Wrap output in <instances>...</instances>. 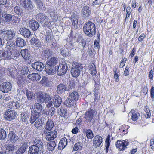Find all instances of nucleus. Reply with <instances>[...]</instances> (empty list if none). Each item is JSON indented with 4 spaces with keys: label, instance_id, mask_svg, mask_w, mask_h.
Wrapping results in <instances>:
<instances>
[{
    "label": "nucleus",
    "instance_id": "f257e3e1",
    "mask_svg": "<svg viewBox=\"0 0 154 154\" xmlns=\"http://www.w3.org/2000/svg\"><path fill=\"white\" fill-rule=\"evenodd\" d=\"M96 27L94 23L88 21L84 24L83 31L84 33L88 36L92 37L95 35Z\"/></svg>",
    "mask_w": 154,
    "mask_h": 154
},
{
    "label": "nucleus",
    "instance_id": "f03ea898",
    "mask_svg": "<svg viewBox=\"0 0 154 154\" xmlns=\"http://www.w3.org/2000/svg\"><path fill=\"white\" fill-rule=\"evenodd\" d=\"M35 95L37 101L41 103H47L51 99V97L48 94L41 91L35 93Z\"/></svg>",
    "mask_w": 154,
    "mask_h": 154
},
{
    "label": "nucleus",
    "instance_id": "7ed1b4c3",
    "mask_svg": "<svg viewBox=\"0 0 154 154\" xmlns=\"http://www.w3.org/2000/svg\"><path fill=\"white\" fill-rule=\"evenodd\" d=\"M24 82L22 78H21L20 80H18V81L17 82L19 85L20 90L22 91L26 95L28 100H32L33 99V93L32 92L28 91V89L26 88L25 85L24 84Z\"/></svg>",
    "mask_w": 154,
    "mask_h": 154
},
{
    "label": "nucleus",
    "instance_id": "20e7f679",
    "mask_svg": "<svg viewBox=\"0 0 154 154\" xmlns=\"http://www.w3.org/2000/svg\"><path fill=\"white\" fill-rule=\"evenodd\" d=\"M83 67L82 65L77 62L74 63L71 72L72 76L74 77H77L80 75L81 71Z\"/></svg>",
    "mask_w": 154,
    "mask_h": 154
},
{
    "label": "nucleus",
    "instance_id": "39448f33",
    "mask_svg": "<svg viewBox=\"0 0 154 154\" xmlns=\"http://www.w3.org/2000/svg\"><path fill=\"white\" fill-rule=\"evenodd\" d=\"M69 63L68 62H64L62 64L59 66L57 71V74L58 75L61 76L66 73L68 68L70 67Z\"/></svg>",
    "mask_w": 154,
    "mask_h": 154
},
{
    "label": "nucleus",
    "instance_id": "423d86ee",
    "mask_svg": "<svg viewBox=\"0 0 154 154\" xmlns=\"http://www.w3.org/2000/svg\"><path fill=\"white\" fill-rule=\"evenodd\" d=\"M95 115V111L90 108L86 111L84 116L85 121L87 122H90L93 120Z\"/></svg>",
    "mask_w": 154,
    "mask_h": 154
},
{
    "label": "nucleus",
    "instance_id": "0eeeda50",
    "mask_svg": "<svg viewBox=\"0 0 154 154\" xmlns=\"http://www.w3.org/2000/svg\"><path fill=\"white\" fill-rule=\"evenodd\" d=\"M57 131L54 130L48 132L47 131L44 130L43 132L42 135H44L45 138L47 141H51L53 140L57 137Z\"/></svg>",
    "mask_w": 154,
    "mask_h": 154
},
{
    "label": "nucleus",
    "instance_id": "6e6552de",
    "mask_svg": "<svg viewBox=\"0 0 154 154\" xmlns=\"http://www.w3.org/2000/svg\"><path fill=\"white\" fill-rule=\"evenodd\" d=\"M16 113L13 110H7L5 112L4 117L5 120L11 121L13 120L16 116Z\"/></svg>",
    "mask_w": 154,
    "mask_h": 154
},
{
    "label": "nucleus",
    "instance_id": "1a4fd4ad",
    "mask_svg": "<svg viewBox=\"0 0 154 154\" xmlns=\"http://www.w3.org/2000/svg\"><path fill=\"white\" fill-rule=\"evenodd\" d=\"M12 87V84L9 82H4L0 85V90L3 92L7 93L11 90Z\"/></svg>",
    "mask_w": 154,
    "mask_h": 154
},
{
    "label": "nucleus",
    "instance_id": "9d476101",
    "mask_svg": "<svg viewBox=\"0 0 154 154\" xmlns=\"http://www.w3.org/2000/svg\"><path fill=\"white\" fill-rule=\"evenodd\" d=\"M11 55L12 53L9 49L6 50H0V58L3 60L10 59Z\"/></svg>",
    "mask_w": 154,
    "mask_h": 154
},
{
    "label": "nucleus",
    "instance_id": "9b49d317",
    "mask_svg": "<svg viewBox=\"0 0 154 154\" xmlns=\"http://www.w3.org/2000/svg\"><path fill=\"white\" fill-rule=\"evenodd\" d=\"M129 143L127 140H118L116 142V146L120 150L124 151L126 148V146L129 145Z\"/></svg>",
    "mask_w": 154,
    "mask_h": 154
},
{
    "label": "nucleus",
    "instance_id": "f8f14e48",
    "mask_svg": "<svg viewBox=\"0 0 154 154\" xmlns=\"http://www.w3.org/2000/svg\"><path fill=\"white\" fill-rule=\"evenodd\" d=\"M9 134L8 135V141L10 142H15L17 141L19 138L14 131L12 128L9 129Z\"/></svg>",
    "mask_w": 154,
    "mask_h": 154
},
{
    "label": "nucleus",
    "instance_id": "ddd939ff",
    "mask_svg": "<svg viewBox=\"0 0 154 154\" xmlns=\"http://www.w3.org/2000/svg\"><path fill=\"white\" fill-rule=\"evenodd\" d=\"M41 113L39 112H37L36 110L31 111V115L30 116L29 121L30 123L32 124L40 117Z\"/></svg>",
    "mask_w": 154,
    "mask_h": 154
},
{
    "label": "nucleus",
    "instance_id": "4468645a",
    "mask_svg": "<svg viewBox=\"0 0 154 154\" xmlns=\"http://www.w3.org/2000/svg\"><path fill=\"white\" fill-rule=\"evenodd\" d=\"M20 5L28 10L32 9L33 6L30 0H20Z\"/></svg>",
    "mask_w": 154,
    "mask_h": 154
},
{
    "label": "nucleus",
    "instance_id": "2eb2a0df",
    "mask_svg": "<svg viewBox=\"0 0 154 154\" xmlns=\"http://www.w3.org/2000/svg\"><path fill=\"white\" fill-rule=\"evenodd\" d=\"M103 141V140L101 137L96 135L94 138L93 140V146L95 147H100L102 146L101 143Z\"/></svg>",
    "mask_w": 154,
    "mask_h": 154
},
{
    "label": "nucleus",
    "instance_id": "dca6fc26",
    "mask_svg": "<svg viewBox=\"0 0 154 154\" xmlns=\"http://www.w3.org/2000/svg\"><path fill=\"white\" fill-rule=\"evenodd\" d=\"M2 35L3 38L7 37L9 40H11L14 37L15 33L14 31L9 30L8 31H3L2 32Z\"/></svg>",
    "mask_w": 154,
    "mask_h": 154
},
{
    "label": "nucleus",
    "instance_id": "f3484780",
    "mask_svg": "<svg viewBox=\"0 0 154 154\" xmlns=\"http://www.w3.org/2000/svg\"><path fill=\"white\" fill-rule=\"evenodd\" d=\"M70 19L72 21V28L77 29L78 28V15L74 13H73L71 15Z\"/></svg>",
    "mask_w": 154,
    "mask_h": 154
},
{
    "label": "nucleus",
    "instance_id": "a211bd4d",
    "mask_svg": "<svg viewBox=\"0 0 154 154\" xmlns=\"http://www.w3.org/2000/svg\"><path fill=\"white\" fill-rule=\"evenodd\" d=\"M19 32L21 35L25 38H29L31 34L29 30L25 27L20 28Z\"/></svg>",
    "mask_w": 154,
    "mask_h": 154
},
{
    "label": "nucleus",
    "instance_id": "6ab92c4d",
    "mask_svg": "<svg viewBox=\"0 0 154 154\" xmlns=\"http://www.w3.org/2000/svg\"><path fill=\"white\" fill-rule=\"evenodd\" d=\"M31 66L33 69L39 71H42L44 68V66L43 63L38 61L32 63Z\"/></svg>",
    "mask_w": 154,
    "mask_h": 154
},
{
    "label": "nucleus",
    "instance_id": "aec40b11",
    "mask_svg": "<svg viewBox=\"0 0 154 154\" xmlns=\"http://www.w3.org/2000/svg\"><path fill=\"white\" fill-rule=\"evenodd\" d=\"M20 53L22 57L24 59L31 61L32 57L31 56L28 49H25L22 50L21 51Z\"/></svg>",
    "mask_w": 154,
    "mask_h": 154
},
{
    "label": "nucleus",
    "instance_id": "412c9836",
    "mask_svg": "<svg viewBox=\"0 0 154 154\" xmlns=\"http://www.w3.org/2000/svg\"><path fill=\"white\" fill-rule=\"evenodd\" d=\"M29 114L27 111L23 112L20 116V121L22 122H27L29 117Z\"/></svg>",
    "mask_w": 154,
    "mask_h": 154
},
{
    "label": "nucleus",
    "instance_id": "4be33fe9",
    "mask_svg": "<svg viewBox=\"0 0 154 154\" xmlns=\"http://www.w3.org/2000/svg\"><path fill=\"white\" fill-rule=\"evenodd\" d=\"M56 67L49 66L48 65H45V69L46 73L49 75H52L55 73Z\"/></svg>",
    "mask_w": 154,
    "mask_h": 154
},
{
    "label": "nucleus",
    "instance_id": "5701e85b",
    "mask_svg": "<svg viewBox=\"0 0 154 154\" xmlns=\"http://www.w3.org/2000/svg\"><path fill=\"white\" fill-rule=\"evenodd\" d=\"M33 146L38 147L40 149H42L43 145L41 139L38 137H36L34 140Z\"/></svg>",
    "mask_w": 154,
    "mask_h": 154
},
{
    "label": "nucleus",
    "instance_id": "b1692460",
    "mask_svg": "<svg viewBox=\"0 0 154 154\" xmlns=\"http://www.w3.org/2000/svg\"><path fill=\"white\" fill-rule=\"evenodd\" d=\"M62 102V99L58 95L54 96L53 99V104L54 107H58L60 105Z\"/></svg>",
    "mask_w": 154,
    "mask_h": 154
},
{
    "label": "nucleus",
    "instance_id": "393cba45",
    "mask_svg": "<svg viewBox=\"0 0 154 154\" xmlns=\"http://www.w3.org/2000/svg\"><path fill=\"white\" fill-rule=\"evenodd\" d=\"M40 23L43 27L45 28H49L51 26V23L48 17H45Z\"/></svg>",
    "mask_w": 154,
    "mask_h": 154
},
{
    "label": "nucleus",
    "instance_id": "a878e982",
    "mask_svg": "<svg viewBox=\"0 0 154 154\" xmlns=\"http://www.w3.org/2000/svg\"><path fill=\"white\" fill-rule=\"evenodd\" d=\"M28 143L27 142H24L21 146L20 147L16 152V154H22L27 148Z\"/></svg>",
    "mask_w": 154,
    "mask_h": 154
},
{
    "label": "nucleus",
    "instance_id": "bb28decb",
    "mask_svg": "<svg viewBox=\"0 0 154 154\" xmlns=\"http://www.w3.org/2000/svg\"><path fill=\"white\" fill-rule=\"evenodd\" d=\"M69 95L68 97L74 102L78 100L79 98V95L78 92L75 91L69 92Z\"/></svg>",
    "mask_w": 154,
    "mask_h": 154
},
{
    "label": "nucleus",
    "instance_id": "cd10ccee",
    "mask_svg": "<svg viewBox=\"0 0 154 154\" xmlns=\"http://www.w3.org/2000/svg\"><path fill=\"white\" fill-rule=\"evenodd\" d=\"M91 13V11L88 6H86L82 8V13L83 17H88Z\"/></svg>",
    "mask_w": 154,
    "mask_h": 154
},
{
    "label": "nucleus",
    "instance_id": "c85d7f7f",
    "mask_svg": "<svg viewBox=\"0 0 154 154\" xmlns=\"http://www.w3.org/2000/svg\"><path fill=\"white\" fill-rule=\"evenodd\" d=\"M67 87L66 85L60 83L59 84L57 87V92L58 94H62L64 93L66 90Z\"/></svg>",
    "mask_w": 154,
    "mask_h": 154
},
{
    "label": "nucleus",
    "instance_id": "c756f323",
    "mask_svg": "<svg viewBox=\"0 0 154 154\" xmlns=\"http://www.w3.org/2000/svg\"><path fill=\"white\" fill-rule=\"evenodd\" d=\"M131 116V119L133 121H136L138 119L140 116V114L136 110L134 109H132L129 113L128 115Z\"/></svg>",
    "mask_w": 154,
    "mask_h": 154
},
{
    "label": "nucleus",
    "instance_id": "7c9ffc66",
    "mask_svg": "<svg viewBox=\"0 0 154 154\" xmlns=\"http://www.w3.org/2000/svg\"><path fill=\"white\" fill-rule=\"evenodd\" d=\"M29 26L33 30H37L39 27L38 23L35 20H32L29 22Z\"/></svg>",
    "mask_w": 154,
    "mask_h": 154
},
{
    "label": "nucleus",
    "instance_id": "2f4dec72",
    "mask_svg": "<svg viewBox=\"0 0 154 154\" xmlns=\"http://www.w3.org/2000/svg\"><path fill=\"white\" fill-rule=\"evenodd\" d=\"M8 108L13 109H17L20 107V104L17 101L10 102L8 104Z\"/></svg>",
    "mask_w": 154,
    "mask_h": 154
},
{
    "label": "nucleus",
    "instance_id": "473e14b6",
    "mask_svg": "<svg viewBox=\"0 0 154 154\" xmlns=\"http://www.w3.org/2000/svg\"><path fill=\"white\" fill-rule=\"evenodd\" d=\"M57 63V59L55 57H52L47 61L45 65L54 66Z\"/></svg>",
    "mask_w": 154,
    "mask_h": 154
},
{
    "label": "nucleus",
    "instance_id": "72a5a7b5",
    "mask_svg": "<svg viewBox=\"0 0 154 154\" xmlns=\"http://www.w3.org/2000/svg\"><path fill=\"white\" fill-rule=\"evenodd\" d=\"M29 79L34 81H38L41 78L40 75L38 74L33 73L32 74H29L28 76Z\"/></svg>",
    "mask_w": 154,
    "mask_h": 154
},
{
    "label": "nucleus",
    "instance_id": "f704fd0d",
    "mask_svg": "<svg viewBox=\"0 0 154 154\" xmlns=\"http://www.w3.org/2000/svg\"><path fill=\"white\" fill-rule=\"evenodd\" d=\"M40 149L36 146L32 145L29 147V154H38Z\"/></svg>",
    "mask_w": 154,
    "mask_h": 154
},
{
    "label": "nucleus",
    "instance_id": "c9c22d12",
    "mask_svg": "<svg viewBox=\"0 0 154 154\" xmlns=\"http://www.w3.org/2000/svg\"><path fill=\"white\" fill-rule=\"evenodd\" d=\"M67 143V139L65 138H62L58 144V148L59 149H63Z\"/></svg>",
    "mask_w": 154,
    "mask_h": 154
},
{
    "label": "nucleus",
    "instance_id": "e433bc0d",
    "mask_svg": "<svg viewBox=\"0 0 154 154\" xmlns=\"http://www.w3.org/2000/svg\"><path fill=\"white\" fill-rule=\"evenodd\" d=\"M16 43L17 46L22 47L24 46L26 44L25 41L21 38H18L16 39Z\"/></svg>",
    "mask_w": 154,
    "mask_h": 154
},
{
    "label": "nucleus",
    "instance_id": "4c0bfd02",
    "mask_svg": "<svg viewBox=\"0 0 154 154\" xmlns=\"http://www.w3.org/2000/svg\"><path fill=\"white\" fill-rule=\"evenodd\" d=\"M55 142L54 141L49 142L47 144V149L49 151H52L56 146Z\"/></svg>",
    "mask_w": 154,
    "mask_h": 154
},
{
    "label": "nucleus",
    "instance_id": "58836bf2",
    "mask_svg": "<svg viewBox=\"0 0 154 154\" xmlns=\"http://www.w3.org/2000/svg\"><path fill=\"white\" fill-rule=\"evenodd\" d=\"M54 124L52 121L49 119L47 122L45 128L46 130L51 131L54 126Z\"/></svg>",
    "mask_w": 154,
    "mask_h": 154
},
{
    "label": "nucleus",
    "instance_id": "ea45409f",
    "mask_svg": "<svg viewBox=\"0 0 154 154\" xmlns=\"http://www.w3.org/2000/svg\"><path fill=\"white\" fill-rule=\"evenodd\" d=\"M97 88L95 87V88L94 89V96L95 98L94 100V102H97V100L100 98V96L98 95V89L100 88V83L98 82L97 83Z\"/></svg>",
    "mask_w": 154,
    "mask_h": 154
},
{
    "label": "nucleus",
    "instance_id": "a19ab883",
    "mask_svg": "<svg viewBox=\"0 0 154 154\" xmlns=\"http://www.w3.org/2000/svg\"><path fill=\"white\" fill-rule=\"evenodd\" d=\"M30 43L32 45L36 47H39L41 45V42L39 41L38 39L34 37L31 38L30 41Z\"/></svg>",
    "mask_w": 154,
    "mask_h": 154
},
{
    "label": "nucleus",
    "instance_id": "79ce46f5",
    "mask_svg": "<svg viewBox=\"0 0 154 154\" xmlns=\"http://www.w3.org/2000/svg\"><path fill=\"white\" fill-rule=\"evenodd\" d=\"M75 102L73 100L68 97L65 101L64 103L66 106L70 107L73 105Z\"/></svg>",
    "mask_w": 154,
    "mask_h": 154
},
{
    "label": "nucleus",
    "instance_id": "37998d69",
    "mask_svg": "<svg viewBox=\"0 0 154 154\" xmlns=\"http://www.w3.org/2000/svg\"><path fill=\"white\" fill-rule=\"evenodd\" d=\"M53 38V35L50 31L47 32L45 34V39L47 42H50Z\"/></svg>",
    "mask_w": 154,
    "mask_h": 154
},
{
    "label": "nucleus",
    "instance_id": "c03bdc74",
    "mask_svg": "<svg viewBox=\"0 0 154 154\" xmlns=\"http://www.w3.org/2000/svg\"><path fill=\"white\" fill-rule=\"evenodd\" d=\"M110 135H108L106 139V140L105 141V152L106 153H107L108 151V148L109 147L110 145Z\"/></svg>",
    "mask_w": 154,
    "mask_h": 154
},
{
    "label": "nucleus",
    "instance_id": "a18cd8bd",
    "mask_svg": "<svg viewBox=\"0 0 154 154\" xmlns=\"http://www.w3.org/2000/svg\"><path fill=\"white\" fill-rule=\"evenodd\" d=\"M16 69L13 68H8L7 71V73L9 76H10L13 78L15 77L14 73L16 72Z\"/></svg>",
    "mask_w": 154,
    "mask_h": 154
},
{
    "label": "nucleus",
    "instance_id": "49530a36",
    "mask_svg": "<svg viewBox=\"0 0 154 154\" xmlns=\"http://www.w3.org/2000/svg\"><path fill=\"white\" fill-rule=\"evenodd\" d=\"M47 17L45 14L42 13L38 14L36 16V20L40 23L42 21L44 18Z\"/></svg>",
    "mask_w": 154,
    "mask_h": 154
},
{
    "label": "nucleus",
    "instance_id": "de8ad7c7",
    "mask_svg": "<svg viewBox=\"0 0 154 154\" xmlns=\"http://www.w3.org/2000/svg\"><path fill=\"white\" fill-rule=\"evenodd\" d=\"M90 70L91 71V74L92 75H94L97 73L95 65L93 63L90 65Z\"/></svg>",
    "mask_w": 154,
    "mask_h": 154
},
{
    "label": "nucleus",
    "instance_id": "09e8293b",
    "mask_svg": "<svg viewBox=\"0 0 154 154\" xmlns=\"http://www.w3.org/2000/svg\"><path fill=\"white\" fill-rule=\"evenodd\" d=\"M6 137L7 134L5 131L3 129H0V140H4Z\"/></svg>",
    "mask_w": 154,
    "mask_h": 154
},
{
    "label": "nucleus",
    "instance_id": "8fccbe9b",
    "mask_svg": "<svg viewBox=\"0 0 154 154\" xmlns=\"http://www.w3.org/2000/svg\"><path fill=\"white\" fill-rule=\"evenodd\" d=\"M51 51L48 49L44 50L42 52V54L44 56L48 59L51 56Z\"/></svg>",
    "mask_w": 154,
    "mask_h": 154
},
{
    "label": "nucleus",
    "instance_id": "3c124183",
    "mask_svg": "<svg viewBox=\"0 0 154 154\" xmlns=\"http://www.w3.org/2000/svg\"><path fill=\"white\" fill-rule=\"evenodd\" d=\"M14 149V146L13 145H10L7 146L5 150L4 151L6 154H9L12 153Z\"/></svg>",
    "mask_w": 154,
    "mask_h": 154
},
{
    "label": "nucleus",
    "instance_id": "603ef678",
    "mask_svg": "<svg viewBox=\"0 0 154 154\" xmlns=\"http://www.w3.org/2000/svg\"><path fill=\"white\" fill-rule=\"evenodd\" d=\"M129 127V126L128 125H123L119 130L122 131V133L124 135L126 134L128 132V129Z\"/></svg>",
    "mask_w": 154,
    "mask_h": 154
},
{
    "label": "nucleus",
    "instance_id": "864d4df0",
    "mask_svg": "<svg viewBox=\"0 0 154 154\" xmlns=\"http://www.w3.org/2000/svg\"><path fill=\"white\" fill-rule=\"evenodd\" d=\"M57 113L60 115L64 116L67 113V111L64 108L61 107L57 110Z\"/></svg>",
    "mask_w": 154,
    "mask_h": 154
},
{
    "label": "nucleus",
    "instance_id": "5fc2aeb1",
    "mask_svg": "<svg viewBox=\"0 0 154 154\" xmlns=\"http://www.w3.org/2000/svg\"><path fill=\"white\" fill-rule=\"evenodd\" d=\"M82 145L81 142H77L74 146L73 148L74 150L75 151L80 150L82 149Z\"/></svg>",
    "mask_w": 154,
    "mask_h": 154
},
{
    "label": "nucleus",
    "instance_id": "6e6d98bb",
    "mask_svg": "<svg viewBox=\"0 0 154 154\" xmlns=\"http://www.w3.org/2000/svg\"><path fill=\"white\" fill-rule=\"evenodd\" d=\"M2 17H3V19L6 22H10L11 20V18L12 17V15L10 14H5Z\"/></svg>",
    "mask_w": 154,
    "mask_h": 154
},
{
    "label": "nucleus",
    "instance_id": "4d7b16f0",
    "mask_svg": "<svg viewBox=\"0 0 154 154\" xmlns=\"http://www.w3.org/2000/svg\"><path fill=\"white\" fill-rule=\"evenodd\" d=\"M34 124V126L37 129H40L41 128L43 124L42 121L41 120L38 119L35 121Z\"/></svg>",
    "mask_w": 154,
    "mask_h": 154
},
{
    "label": "nucleus",
    "instance_id": "13d9d810",
    "mask_svg": "<svg viewBox=\"0 0 154 154\" xmlns=\"http://www.w3.org/2000/svg\"><path fill=\"white\" fill-rule=\"evenodd\" d=\"M86 136L88 138L92 139L94 137L92 131L90 129H88L86 131Z\"/></svg>",
    "mask_w": 154,
    "mask_h": 154
},
{
    "label": "nucleus",
    "instance_id": "bf43d9fd",
    "mask_svg": "<svg viewBox=\"0 0 154 154\" xmlns=\"http://www.w3.org/2000/svg\"><path fill=\"white\" fill-rule=\"evenodd\" d=\"M14 11L16 14L20 15L22 12L21 9L20 7L18 6H15L14 8Z\"/></svg>",
    "mask_w": 154,
    "mask_h": 154
},
{
    "label": "nucleus",
    "instance_id": "052dcab7",
    "mask_svg": "<svg viewBox=\"0 0 154 154\" xmlns=\"http://www.w3.org/2000/svg\"><path fill=\"white\" fill-rule=\"evenodd\" d=\"M113 72L114 74V77L115 79V81L116 82H117L119 81V75H118V73H119V72L117 71V69L116 68H115L114 69H113Z\"/></svg>",
    "mask_w": 154,
    "mask_h": 154
},
{
    "label": "nucleus",
    "instance_id": "680f3d73",
    "mask_svg": "<svg viewBox=\"0 0 154 154\" xmlns=\"http://www.w3.org/2000/svg\"><path fill=\"white\" fill-rule=\"evenodd\" d=\"M29 71L28 67L26 66H24L22 67V69L21 70L20 73L22 75H24L27 74Z\"/></svg>",
    "mask_w": 154,
    "mask_h": 154
},
{
    "label": "nucleus",
    "instance_id": "e2e57ef3",
    "mask_svg": "<svg viewBox=\"0 0 154 154\" xmlns=\"http://www.w3.org/2000/svg\"><path fill=\"white\" fill-rule=\"evenodd\" d=\"M37 4L38 6V8L42 10H45V5H43L42 2L40 0L37 1Z\"/></svg>",
    "mask_w": 154,
    "mask_h": 154
},
{
    "label": "nucleus",
    "instance_id": "0e129e2a",
    "mask_svg": "<svg viewBox=\"0 0 154 154\" xmlns=\"http://www.w3.org/2000/svg\"><path fill=\"white\" fill-rule=\"evenodd\" d=\"M34 106V109L35 108L38 111H41L42 110V106L40 103H35Z\"/></svg>",
    "mask_w": 154,
    "mask_h": 154
},
{
    "label": "nucleus",
    "instance_id": "69168bd1",
    "mask_svg": "<svg viewBox=\"0 0 154 154\" xmlns=\"http://www.w3.org/2000/svg\"><path fill=\"white\" fill-rule=\"evenodd\" d=\"M19 19L17 17L14 15H12L11 20L12 23H16L17 22H19L20 21Z\"/></svg>",
    "mask_w": 154,
    "mask_h": 154
},
{
    "label": "nucleus",
    "instance_id": "338daca9",
    "mask_svg": "<svg viewBox=\"0 0 154 154\" xmlns=\"http://www.w3.org/2000/svg\"><path fill=\"white\" fill-rule=\"evenodd\" d=\"M131 11V8L129 6L128 7L126 10L127 14L126 15V19L128 18L129 17Z\"/></svg>",
    "mask_w": 154,
    "mask_h": 154
},
{
    "label": "nucleus",
    "instance_id": "774afa93",
    "mask_svg": "<svg viewBox=\"0 0 154 154\" xmlns=\"http://www.w3.org/2000/svg\"><path fill=\"white\" fill-rule=\"evenodd\" d=\"M146 118H150L151 114L150 111L149 109H147L145 111V113L144 114Z\"/></svg>",
    "mask_w": 154,
    "mask_h": 154
}]
</instances>
